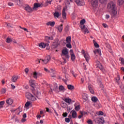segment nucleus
I'll return each instance as SVG.
<instances>
[{"mask_svg":"<svg viewBox=\"0 0 124 124\" xmlns=\"http://www.w3.org/2000/svg\"><path fill=\"white\" fill-rule=\"evenodd\" d=\"M107 9L110 12L112 18H117V8H116V2L110 1L107 4Z\"/></svg>","mask_w":124,"mask_h":124,"instance_id":"obj_1","label":"nucleus"},{"mask_svg":"<svg viewBox=\"0 0 124 124\" xmlns=\"http://www.w3.org/2000/svg\"><path fill=\"white\" fill-rule=\"evenodd\" d=\"M61 57H64L66 59H69L70 58V56L69 55V54H68V49L66 48L65 47L64 49H63L62 50V54H61Z\"/></svg>","mask_w":124,"mask_h":124,"instance_id":"obj_2","label":"nucleus"},{"mask_svg":"<svg viewBox=\"0 0 124 124\" xmlns=\"http://www.w3.org/2000/svg\"><path fill=\"white\" fill-rule=\"evenodd\" d=\"M88 1L90 2L94 9L97 8V6H98V0H88Z\"/></svg>","mask_w":124,"mask_h":124,"instance_id":"obj_3","label":"nucleus"},{"mask_svg":"<svg viewBox=\"0 0 124 124\" xmlns=\"http://www.w3.org/2000/svg\"><path fill=\"white\" fill-rule=\"evenodd\" d=\"M25 95L27 98V99H31V101H35L36 100V98L35 96H33L32 94L30 93H27L25 94Z\"/></svg>","mask_w":124,"mask_h":124,"instance_id":"obj_4","label":"nucleus"},{"mask_svg":"<svg viewBox=\"0 0 124 124\" xmlns=\"http://www.w3.org/2000/svg\"><path fill=\"white\" fill-rule=\"evenodd\" d=\"M81 53L82 55H83L87 62H89V61H90V55H89V53H86L84 50H82Z\"/></svg>","mask_w":124,"mask_h":124,"instance_id":"obj_5","label":"nucleus"},{"mask_svg":"<svg viewBox=\"0 0 124 124\" xmlns=\"http://www.w3.org/2000/svg\"><path fill=\"white\" fill-rule=\"evenodd\" d=\"M75 2L78 6H83L85 4V1L83 0H75Z\"/></svg>","mask_w":124,"mask_h":124,"instance_id":"obj_6","label":"nucleus"},{"mask_svg":"<svg viewBox=\"0 0 124 124\" xmlns=\"http://www.w3.org/2000/svg\"><path fill=\"white\" fill-rule=\"evenodd\" d=\"M96 63L97 67L99 68V69L101 70L102 72H104V71H105V70H104V68H103V66H102V64H101V63H100L99 61H97L96 62Z\"/></svg>","mask_w":124,"mask_h":124,"instance_id":"obj_7","label":"nucleus"},{"mask_svg":"<svg viewBox=\"0 0 124 124\" xmlns=\"http://www.w3.org/2000/svg\"><path fill=\"white\" fill-rule=\"evenodd\" d=\"M50 60H51V57L50 56V55H47V56H46L44 60L40 59V60L42 61L45 64H46V63H48V62H50Z\"/></svg>","mask_w":124,"mask_h":124,"instance_id":"obj_8","label":"nucleus"},{"mask_svg":"<svg viewBox=\"0 0 124 124\" xmlns=\"http://www.w3.org/2000/svg\"><path fill=\"white\" fill-rule=\"evenodd\" d=\"M70 56H71V59L72 62H74L75 61V59H76V56H75V54L74 52H73V50L70 49L69 51Z\"/></svg>","mask_w":124,"mask_h":124,"instance_id":"obj_9","label":"nucleus"},{"mask_svg":"<svg viewBox=\"0 0 124 124\" xmlns=\"http://www.w3.org/2000/svg\"><path fill=\"white\" fill-rule=\"evenodd\" d=\"M24 10H26L27 12H28V13H31V11H32V9L31 7L29 5H26L24 7Z\"/></svg>","mask_w":124,"mask_h":124,"instance_id":"obj_10","label":"nucleus"},{"mask_svg":"<svg viewBox=\"0 0 124 124\" xmlns=\"http://www.w3.org/2000/svg\"><path fill=\"white\" fill-rule=\"evenodd\" d=\"M97 123L98 124H103L105 122V121H104V118L103 117L97 118Z\"/></svg>","mask_w":124,"mask_h":124,"instance_id":"obj_11","label":"nucleus"},{"mask_svg":"<svg viewBox=\"0 0 124 124\" xmlns=\"http://www.w3.org/2000/svg\"><path fill=\"white\" fill-rule=\"evenodd\" d=\"M49 46V44L48 43H41L39 44V47L42 48H44L46 46Z\"/></svg>","mask_w":124,"mask_h":124,"instance_id":"obj_12","label":"nucleus"},{"mask_svg":"<svg viewBox=\"0 0 124 124\" xmlns=\"http://www.w3.org/2000/svg\"><path fill=\"white\" fill-rule=\"evenodd\" d=\"M66 9L65 8H63L62 11V17L64 20L66 19V13H65Z\"/></svg>","mask_w":124,"mask_h":124,"instance_id":"obj_13","label":"nucleus"},{"mask_svg":"<svg viewBox=\"0 0 124 124\" xmlns=\"http://www.w3.org/2000/svg\"><path fill=\"white\" fill-rule=\"evenodd\" d=\"M71 113H72V117L73 119H76L77 118V112L75 110H72Z\"/></svg>","mask_w":124,"mask_h":124,"instance_id":"obj_14","label":"nucleus"},{"mask_svg":"<svg viewBox=\"0 0 124 124\" xmlns=\"http://www.w3.org/2000/svg\"><path fill=\"white\" fill-rule=\"evenodd\" d=\"M30 85L32 88L35 87V80L31 79L29 81Z\"/></svg>","mask_w":124,"mask_h":124,"instance_id":"obj_15","label":"nucleus"},{"mask_svg":"<svg viewBox=\"0 0 124 124\" xmlns=\"http://www.w3.org/2000/svg\"><path fill=\"white\" fill-rule=\"evenodd\" d=\"M18 76H13L11 78L12 82L13 83H16V82H17V80H18Z\"/></svg>","mask_w":124,"mask_h":124,"instance_id":"obj_16","label":"nucleus"},{"mask_svg":"<svg viewBox=\"0 0 124 124\" xmlns=\"http://www.w3.org/2000/svg\"><path fill=\"white\" fill-rule=\"evenodd\" d=\"M88 90L90 91L91 93H92V94H93V93H94V91H93V86L89 85Z\"/></svg>","mask_w":124,"mask_h":124,"instance_id":"obj_17","label":"nucleus"},{"mask_svg":"<svg viewBox=\"0 0 124 124\" xmlns=\"http://www.w3.org/2000/svg\"><path fill=\"white\" fill-rule=\"evenodd\" d=\"M6 103L7 104H8V105H12V104L13 103V99L11 98H9L6 100Z\"/></svg>","mask_w":124,"mask_h":124,"instance_id":"obj_18","label":"nucleus"},{"mask_svg":"<svg viewBox=\"0 0 124 124\" xmlns=\"http://www.w3.org/2000/svg\"><path fill=\"white\" fill-rule=\"evenodd\" d=\"M63 100L65 101V102H66V103H68L69 105L71 103V101H72L71 99L69 98H65L63 99Z\"/></svg>","mask_w":124,"mask_h":124,"instance_id":"obj_19","label":"nucleus"},{"mask_svg":"<svg viewBox=\"0 0 124 124\" xmlns=\"http://www.w3.org/2000/svg\"><path fill=\"white\" fill-rule=\"evenodd\" d=\"M55 21H52V22L49 21L46 23V25L51 26V27H54L55 26Z\"/></svg>","mask_w":124,"mask_h":124,"instance_id":"obj_20","label":"nucleus"},{"mask_svg":"<svg viewBox=\"0 0 124 124\" xmlns=\"http://www.w3.org/2000/svg\"><path fill=\"white\" fill-rule=\"evenodd\" d=\"M55 18H59L61 16V13L55 12L53 14Z\"/></svg>","mask_w":124,"mask_h":124,"instance_id":"obj_21","label":"nucleus"},{"mask_svg":"<svg viewBox=\"0 0 124 124\" xmlns=\"http://www.w3.org/2000/svg\"><path fill=\"white\" fill-rule=\"evenodd\" d=\"M37 98H38V99H40L41 97V93L39 92H37L36 94L35 95Z\"/></svg>","mask_w":124,"mask_h":124,"instance_id":"obj_22","label":"nucleus"},{"mask_svg":"<svg viewBox=\"0 0 124 124\" xmlns=\"http://www.w3.org/2000/svg\"><path fill=\"white\" fill-rule=\"evenodd\" d=\"M33 8H38V7H40L41 6V4L38 3H35L33 5Z\"/></svg>","mask_w":124,"mask_h":124,"instance_id":"obj_23","label":"nucleus"},{"mask_svg":"<svg viewBox=\"0 0 124 124\" xmlns=\"http://www.w3.org/2000/svg\"><path fill=\"white\" fill-rule=\"evenodd\" d=\"M67 43H71V36H68L66 38Z\"/></svg>","mask_w":124,"mask_h":124,"instance_id":"obj_24","label":"nucleus"},{"mask_svg":"<svg viewBox=\"0 0 124 124\" xmlns=\"http://www.w3.org/2000/svg\"><path fill=\"white\" fill-rule=\"evenodd\" d=\"M91 100L93 101V102L95 103L97 102V100H98V99L95 96H93L92 97Z\"/></svg>","mask_w":124,"mask_h":124,"instance_id":"obj_25","label":"nucleus"},{"mask_svg":"<svg viewBox=\"0 0 124 124\" xmlns=\"http://www.w3.org/2000/svg\"><path fill=\"white\" fill-rule=\"evenodd\" d=\"M62 26H63L62 24H61L58 26V30L59 32H62V29H63Z\"/></svg>","mask_w":124,"mask_h":124,"instance_id":"obj_26","label":"nucleus"},{"mask_svg":"<svg viewBox=\"0 0 124 124\" xmlns=\"http://www.w3.org/2000/svg\"><path fill=\"white\" fill-rule=\"evenodd\" d=\"M67 88L68 90H70V91H72V90H74V86L72 85H68Z\"/></svg>","mask_w":124,"mask_h":124,"instance_id":"obj_27","label":"nucleus"},{"mask_svg":"<svg viewBox=\"0 0 124 124\" xmlns=\"http://www.w3.org/2000/svg\"><path fill=\"white\" fill-rule=\"evenodd\" d=\"M82 98L84 100H88V95L86 93L82 95Z\"/></svg>","mask_w":124,"mask_h":124,"instance_id":"obj_28","label":"nucleus"},{"mask_svg":"<svg viewBox=\"0 0 124 124\" xmlns=\"http://www.w3.org/2000/svg\"><path fill=\"white\" fill-rule=\"evenodd\" d=\"M93 43H94V47H95V48L99 47V45H98L94 40H93Z\"/></svg>","mask_w":124,"mask_h":124,"instance_id":"obj_29","label":"nucleus"},{"mask_svg":"<svg viewBox=\"0 0 124 124\" xmlns=\"http://www.w3.org/2000/svg\"><path fill=\"white\" fill-rule=\"evenodd\" d=\"M5 103V102L4 101H1L0 102V109H1V108H3V105Z\"/></svg>","mask_w":124,"mask_h":124,"instance_id":"obj_30","label":"nucleus"},{"mask_svg":"<svg viewBox=\"0 0 124 124\" xmlns=\"http://www.w3.org/2000/svg\"><path fill=\"white\" fill-rule=\"evenodd\" d=\"M119 60L121 62V64H123L124 65V59L123 57H120Z\"/></svg>","mask_w":124,"mask_h":124,"instance_id":"obj_31","label":"nucleus"},{"mask_svg":"<svg viewBox=\"0 0 124 124\" xmlns=\"http://www.w3.org/2000/svg\"><path fill=\"white\" fill-rule=\"evenodd\" d=\"M33 77L34 78V79H37V72H34L33 74Z\"/></svg>","mask_w":124,"mask_h":124,"instance_id":"obj_32","label":"nucleus"},{"mask_svg":"<svg viewBox=\"0 0 124 124\" xmlns=\"http://www.w3.org/2000/svg\"><path fill=\"white\" fill-rule=\"evenodd\" d=\"M120 80H121V78H120V75H118L117 77L116 78V81L118 84H120Z\"/></svg>","mask_w":124,"mask_h":124,"instance_id":"obj_33","label":"nucleus"},{"mask_svg":"<svg viewBox=\"0 0 124 124\" xmlns=\"http://www.w3.org/2000/svg\"><path fill=\"white\" fill-rule=\"evenodd\" d=\"M80 115H79L78 116V119H81L82 118V117H83V116H84V112H83V111H80Z\"/></svg>","mask_w":124,"mask_h":124,"instance_id":"obj_34","label":"nucleus"},{"mask_svg":"<svg viewBox=\"0 0 124 124\" xmlns=\"http://www.w3.org/2000/svg\"><path fill=\"white\" fill-rule=\"evenodd\" d=\"M30 105H31V102H29V101L27 102L25 105V108H27V107H29Z\"/></svg>","mask_w":124,"mask_h":124,"instance_id":"obj_35","label":"nucleus"},{"mask_svg":"<svg viewBox=\"0 0 124 124\" xmlns=\"http://www.w3.org/2000/svg\"><path fill=\"white\" fill-rule=\"evenodd\" d=\"M124 0H118V3L119 5H122V4H124Z\"/></svg>","mask_w":124,"mask_h":124,"instance_id":"obj_36","label":"nucleus"},{"mask_svg":"<svg viewBox=\"0 0 124 124\" xmlns=\"http://www.w3.org/2000/svg\"><path fill=\"white\" fill-rule=\"evenodd\" d=\"M66 47H67V48H69V49H71L72 48V46H71V44L68 43L66 45Z\"/></svg>","mask_w":124,"mask_h":124,"instance_id":"obj_37","label":"nucleus"},{"mask_svg":"<svg viewBox=\"0 0 124 124\" xmlns=\"http://www.w3.org/2000/svg\"><path fill=\"white\" fill-rule=\"evenodd\" d=\"M46 40H53V37H49V36H46Z\"/></svg>","mask_w":124,"mask_h":124,"instance_id":"obj_38","label":"nucleus"},{"mask_svg":"<svg viewBox=\"0 0 124 124\" xmlns=\"http://www.w3.org/2000/svg\"><path fill=\"white\" fill-rule=\"evenodd\" d=\"M85 23H86V20L85 19H82L80 22V25H84L85 24Z\"/></svg>","mask_w":124,"mask_h":124,"instance_id":"obj_39","label":"nucleus"},{"mask_svg":"<svg viewBox=\"0 0 124 124\" xmlns=\"http://www.w3.org/2000/svg\"><path fill=\"white\" fill-rule=\"evenodd\" d=\"M71 73L72 74V75H73L74 77H77V74H74L73 70H71Z\"/></svg>","mask_w":124,"mask_h":124,"instance_id":"obj_40","label":"nucleus"},{"mask_svg":"<svg viewBox=\"0 0 124 124\" xmlns=\"http://www.w3.org/2000/svg\"><path fill=\"white\" fill-rule=\"evenodd\" d=\"M6 42L7 43H10V42H12V40L10 38H7Z\"/></svg>","mask_w":124,"mask_h":124,"instance_id":"obj_41","label":"nucleus"},{"mask_svg":"<svg viewBox=\"0 0 124 124\" xmlns=\"http://www.w3.org/2000/svg\"><path fill=\"white\" fill-rule=\"evenodd\" d=\"M75 110L76 111H79L80 110V105H78L75 107Z\"/></svg>","mask_w":124,"mask_h":124,"instance_id":"obj_42","label":"nucleus"},{"mask_svg":"<svg viewBox=\"0 0 124 124\" xmlns=\"http://www.w3.org/2000/svg\"><path fill=\"white\" fill-rule=\"evenodd\" d=\"M19 28H20V29H21L22 30H24L25 31L29 32V31H28V29H27V28L21 27V26H19Z\"/></svg>","mask_w":124,"mask_h":124,"instance_id":"obj_43","label":"nucleus"},{"mask_svg":"<svg viewBox=\"0 0 124 124\" xmlns=\"http://www.w3.org/2000/svg\"><path fill=\"white\" fill-rule=\"evenodd\" d=\"M104 114V113H103V111H100L98 113V116H103Z\"/></svg>","mask_w":124,"mask_h":124,"instance_id":"obj_44","label":"nucleus"},{"mask_svg":"<svg viewBox=\"0 0 124 124\" xmlns=\"http://www.w3.org/2000/svg\"><path fill=\"white\" fill-rule=\"evenodd\" d=\"M82 31H84V33H89V30L87 28L84 29Z\"/></svg>","mask_w":124,"mask_h":124,"instance_id":"obj_45","label":"nucleus"},{"mask_svg":"<svg viewBox=\"0 0 124 124\" xmlns=\"http://www.w3.org/2000/svg\"><path fill=\"white\" fill-rule=\"evenodd\" d=\"M85 28H86V25H82V26H81L80 27V29L81 31H84V30H85Z\"/></svg>","mask_w":124,"mask_h":124,"instance_id":"obj_46","label":"nucleus"},{"mask_svg":"<svg viewBox=\"0 0 124 124\" xmlns=\"http://www.w3.org/2000/svg\"><path fill=\"white\" fill-rule=\"evenodd\" d=\"M99 1L101 3H105V2H107V0H99Z\"/></svg>","mask_w":124,"mask_h":124,"instance_id":"obj_47","label":"nucleus"},{"mask_svg":"<svg viewBox=\"0 0 124 124\" xmlns=\"http://www.w3.org/2000/svg\"><path fill=\"white\" fill-rule=\"evenodd\" d=\"M107 48L108 49V51L110 52H112V49H111V46H110V45H108L107 46Z\"/></svg>","mask_w":124,"mask_h":124,"instance_id":"obj_48","label":"nucleus"},{"mask_svg":"<svg viewBox=\"0 0 124 124\" xmlns=\"http://www.w3.org/2000/svg\"><path fill=\"white\" fill-rule=\"evenodd\" d=\"M1 93H6V90H5L4 88H3L1 89Z\"/></svg>","mask_w":124,"mask_h":124,"instance_id":"obj_49","label":"nucleus"},{"mask_svg":"<svg viewBox=\"0 0 124 124\" xmlns=\"http://www.w3.org/2000/svg\"><path fill=\"white\" fill-rule=\"evenodd\" d=\"M65 122L66 123H69L70 122V119L69 118H65Z\"/></svg>","mask_w":124,"mask_h":124,"instance_id":"obj_50","label":"nucleus"},{"mask_svg":"<svg viewBox=\"0 0 124 124\" xmlns=\"http://www.w3.org/2000/svg\"><path fill=\"white\" fill-rule=\"evenodd\" d=\"M87 124H93V121H92V120H91V119L88 120L87 121Z\"/></svg>","mask_w":124,"mask_h":124,"instance_id":"obj_51","label":"nucleus"},{"mask_svg":"<svg viewBox=\"0 0 124 124\" xmlns=\"http://www.w3.org/2000/svg\"><path fill=\"white\" fill-rule=\"evenodd\" d=\"M64 89V88L62 86V85L59 86L60 91H63Z\"/></svg>","mask_w":124,"mask_h":124,"instance_id":"obj_52","label":"nucleus"},{"mask_svg":"<svg viewBox=\"0 0 124 124\" xmlns=\"http://www.w3.org/2000/svg\"><path fill=\"white\" fill-rule=\"evenodd\" d=\"M7 25V26L8 27V28H12V25H11V24L10 23H6Z\"/></svg>","mask_w":124,"mask_h":124,"instance_id":"obj_53","label":"nucleus"},{"mask_svg":"<svg viewBox=\"0 0 124 124\" xmlns=\"http://www.w3.org/2000/svg\"><path fill=\"white\" fill-rule=\"evenodd\" d=\"M8 5H9V6H13V5H14V4L11 2H10L8 3Z\"/></svg>","mask_w":124,"mask_h":124,"instance_id":"obj_54","label":"nucleus"},{"mask_svg":"<svg viewBox=\"0 0 124 124\" xmlns=\"http://www.w3.org/2000/svg\"><path fill=\"white\" fill-rule=\"evenodd\" d=\"M62 60H63V61H64V63H66V59H67V58H66L65 57H62Z\"/></svg>","mask_w":124,"mask_h":124,"instance_id":"obj_55","label":"nucleus"},{"mask_svg":"<svg viewBox=\"0 0 124 124\" xmlns=\"http://www.w3.org/2000/svg\"><path fill=\"white\" fill-rule=\"evenodd\" d=\"M96 52H97V53H98L100 55H101V50L100 49H97Z\"/></svg>","mask_w":124,"mask_h":124,"instance_id":"obj_56","label":"nucleus"},{"mask_svg":"<svg viewBox=\"0 0 124 124\" xmlns=\"http://www.w3.org/2000/svg\"><path fill=\"white\" fill-rule=\"evenodd\" d=\"M46 112H48V113H51L52 111H51V110L49 109V108H46Z\"/></svg>","mask_w":124,"mask_h":124,"instance_id":"obj_57","label":"nucleus"},{"mask_svg":"<svg viewBox=\"0 0 124 124\" xmlns=\"http://www.w3.org/2000/svg\"><path fill=\"white\" fill-rule=\"evenodd\" d=\"M66 4H67L68 5L70 4V1H69V0H66Z\"/></svg>","mask_w":124,"mask_h":124,"instance_id":"obj_58","label":"nucleus"},{"mask_svg":"<svg viewBox=\"0 0 124 124\" xmlns=\"http://www.w3.org/2000/svg\"><path fill=\"white\" fill-rule=\"evenodd\" d=\"M62 116L64 117H67V113L65 112L62 114Z\"/></svg>","mask_w":124,"mask_h":124,"instance_id":"obj_59","label":"nucleus"},{"mask_svg":"<svg viewBox=\"0 0 124 124\" xmlns=\"http://www.w3.org/2000/svg\"><path fill=\"white\" fill-rule=\"evenodd\" d=\"M27 121V119H25V118H22L21 119V123H25Z\"/></svg>","mask_w":124,"mask_h":124,"instance_id":"obj_60","label":"nucleus"},{"mask_svg":"<svg viewBox=\"0 0 124 124\" xmlns=\"http://www.w3.org/2000/svg\"><path fill=\"white\" fill-rule=\"evenodd\" d=\"M46 3H49V4H51V3H52V0H46Z\"/></svg>","mask_w":124,"mask_h":124,"instance_id":"obj_61","label":"nucleus"},{"mask_svg":"<svg viewBox=\"0 0 124 124\" xmlns=\"http://www.w3.org/2000/svg\"><path fill=\"white\" fill-rule=\"evenodd\" d=\"M103 26L104 27V28H107L108 27V26L107 25V24H105V23H103Z\"/></svg>","mask_w":124,"mask_h":124,"instance_id":"obj_62","label":"nucleus"},{"mask_svg":"<svg viewBox=\"0 0 124 124\" xmlns=\"http://www.w3.org/2000/svg\"><path fill=\"white\" fill-rule=\"evenodd\" d=\"M25 71L26 72V73H29V69L28 68H25Z\"/></svg>","mask_w":124,"mask_h":124,"instance_id":"obj_63","label":"nucleus"},{"mask_svg":"<svg viewBox=\"0 0 124 124\" xmlns=\"http://www.w3.org/2000/svg\"><path fill=\"white\" fill-rule=\"evenodd\" d=\"M109 18H110V16H109V15H106V19H109Z\"/></svg>","mask_w":124,"mask_h":124,"instance_id":"obj_64","label":"nucleus"}]
</instances>
